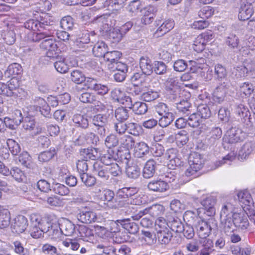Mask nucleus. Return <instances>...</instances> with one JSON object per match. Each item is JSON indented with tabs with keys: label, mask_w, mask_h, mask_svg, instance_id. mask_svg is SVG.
Segmentation results:
<instances>
[{
	"label": "nucleus",
	"mask_w": 255,
	"mask_h": 255,
	"mask_svg": "<svg viewBox=\"0 0 255 255\" xmlns=\"http://www.w3.org/2000/svg\"><path fill=\"white\" fill-rule=\"evenodd\" d=\"M31 228L30 230L31 236L35 239L40 238L45 233L44 228L46 223V218H42L40 216L33 214L30 216Z\"/></svg>",
	"instance_id": "obj_1"
},
{
	"label": "nucleus",
	"mask_w": 255,
	"mask_h": 255,
	"mask_svg": "<svg viewBox=\"0 0 255 255\" xmlns=\"http://www.w3.org/2000/svg\"><path fill=\"white\" fill-rule=\"evenodd\" d=\"M46 219L47 223L44 228L45 230V233L53 241H57L60 240L62 234L59 222L54 217H50Z\"/></svg>",
	"instance_id": "obj_2"
},
{
	"label": "nucleus",
	"mask_w": 255,
	"mask_h": 255,
	"mask_svg": "<svg viewBox=\"0 0 255 255\" xmlns=\"http://www.w3.org/2000/svg\"><path fill=\"white\" fill-rule=\"evenodd\" d=\"M215 220L211 219L208 221L200 219L194 225V228L198 237L209 236L212 231L211 224H213Z\"/></svg>",
	"instance_id": "obj_3"
},
{
	"label": "nucleus",
	"mask_w": 255,
	"mask_h": 255,
	"mask_svg": "<svg viewBox=\"0 0 255 255\" xmlns=\"http://www.w3.org/2000/svg\"><path fill=\"white\" fill-rule=\"evenodd\" d=\"M246 136V133L241 129L232 128L229 129L223 137L225 142L235 143L243 140Z\"/></svg>",
	"instance_id": "obj_4"
},
{
	"label": "nucleus",
	"mask_w": 255,
	"mask_h": 255,
	"mask_svg": "<svg viewBox=\"0 0 255 255\" xmlns=\"http://www.w3.org/2000/svg\"><path fill=\"white\" fill-rule=\"evenodd\" d=\"M164 211L163 206L159 204L153 205L150 207L145 208L142 211H140L137 215L132 216L133 220H138L142 216L145 214H149L151 217L155 218L161 215Z\"/></svg>",
	"instance_id": "obj_5"
},
{
	"label": "nucleus",
	"mask_w": 255,
	"mask_h": 255,
	"mask_svg": "<svg viewBox=\"0 0 255 255\" xmlns=\"http://www.w3.org/2000/svg\"><path fill=\"white\" fill-rule=\"evenodd\" d=\"M215 200L212 197H207L201 202V205L203 208H200L197 210L198 215L199 216L202 212H204L208 216H213L215 214L216 210L215 208Z\"/></svg>",
	"instance_id": "obj_6"
},
{
	"label": "nucleus",
	"mask_w": 255,
	"mask_h": 255,
	"mask_svg": "<svg viewBox=\"0 0 255 255\" xmlns=\"http://www.w3.org/2000/svg\"><path fill=\"white\" fill-rule=\"evenodd\" d=\"M77 218L79 221L85 224L95 222L97 219L96 213L88 207H85L80 211L77 215Z\"/></svg>",
	"instance_id": "obj_7"
},
{
	"label": "nucleus",
	"mask_w": 255,
	"mask_h": 255,
	"mask_svg": "<svg viewBox=\"0 0 255 255\" xmlns=\"http://www.w3.org/2000/svg\"><path fill=\"white\" fill-rule=\"evenodd\" d=\"M28 226L27 218L22 215H18L12 222L11 228L13 233H23Z\"/></svg>",
	"instance_id": "obj_8"
},
{
	"label": "nucleus",
	"mask_w": 255,
	"mask_h": 255,
	"mask_svg": "<svg viewBox=\"0 0 255 255\" xmlns=\"http://www.w3.org/2000/svg\"><path fill=\"white\" fill-rule=\"evenodd\" d=\"M41 48L47 51L46 55L47 57L54 58L57 57V45L56 41L52 39H45L40 44Z\"/></svg>",
	"instance_id": "obj_9"
},
{
	"label": "nucleus",
	"mask_w": 255,
	"mask_h": 255,
	"mask_svg": "<svg viewBox=\"0 0 255 255\" xmlns=\"http://www.w3.org/2000/svg\"><path fill=\"white\" fill-rule=\"evenodd\" d=\"M119 224L130 234H135L138 231L137 225L134 222H131L129 219L117 220L116 222L112 223L111 225L114 227H117L119 226Z\"/></svg>",
	"instance_id": "obj_10"
},
{
	"label": "nucleus",
	"mask_w": 255,
	"mask_h": 255,
	"mask_svg": "<svg viewBox=\"0 0 255 255\" xmlns=\"http://www.w3.org/2000/svg\"><path fill=\"white\" fill-rule=\"evenodd\" d=\"M237 70L239 72L240 77H244L247 75L252 78L255 77V62L253 61H246L244 65L238 67Z\"/></svg>",
	"instance_id": "obj_11"
},
{
	"label": "nucleus",
	"mask_w": 255,
	"mask_h": 255,
	"mask_svg": "<svg viewBox=\"0 0 255 255\" xmlns=\"http://www.w3.org/2000/svg\"><path fill=\"white\" fill-rule=\"evenodd\" d=\"M149 190L155 192H164L169 188L168 184L161 179H153L147 184Z\"/></svg>",
	"instance_id": "obj_12"
},
{
	"label": "nucleus",
	"mask_w": 255,
	"mask_h": 255,
	"mask_svg": "<svg viewBox=\"0 0 255 255\" xmlns=\"http://www.w3.org/2000/svg\"><path fill=\"white\" fill-rule=\"evenodd\" d=\"M253 13V7L251 3L246 1H243L239 9V19L243 21L248 20L251 17Z\"/></svg>",
	"instance_id": "obj_13"
},
{
	"label": "nucleus",
	"mask_w": 255,
	"mask_h": 255,
	"mask_svg": "<svg viewBox=\"0 0 255 255\" xmlns=\"http://www.w3.org/2000/svg\"><path fill=\"white\" fill-rule=\"evenodd\" d=\"M23 128L26 130L31 131L32 136L36 135L41 133L43 129L40 127L35 126V122L34 120L30 117H26L23 120Z\"/></svg>",
	"instance_id": "obj_14"
},
{
	"label": "nucleus",
	"mask_w": 255,
	"mask_h": 255,
	"mask_svg": "<svg viewBox=\"0 0 255 255\" xmlns=\"http://www.w3.org/2000/svg\"><path fill=\"white\" fill-rule=\"evenodd\" d=\"M22 71V67L20 64L16 63H12L7 67L3 75L0 71V78L4 77L7 78H15L17 75L20 74Z\"/></svg>",
	"instance_id": "obj_15"
},
{
	"label": "nucleus",
	"mask_w": 255,
	"mask_h": 255,
	"mask_svg": "<svg viewBox=\"0 0 255 255\" xmlns=\"http://www.w3.org/2000/svg\"><path fill=\"white\" fill-rule=\"evenodd\" d=\"M228 87V83L224 82L216 87L213 93L214 100L215 102L220 103L223 101Z\"/></svg>",
	"instance_id": "obj_16"
},
{
	"label": "nucleus",
	"mask_w": 255,
	"mask_h": 255,
	"mask_svg": "<svg viewBox=\"0 0 255 255\" xmlns=\"http://www.w3.org/2000/svg\"><path fill=\"white\" fill-rule=\"evenodd\" d=\"M93 172L103 181H107L110 178L107 166L101 165L99 162H95L93 164Z\"/></svg>",
	"instance_id": "obj_17"
},
{
	"label": "nucleus",
	"mask_w": 255,
	"mask_h": 255,
	"mask_svg": "<svg viewBox=\"0 0 255 255\" xmlns=\"http://www.w3.org/2000/svg\"><path fill=\"white\" fill-rule=\"evenodd\" d=\"M243 213H237L234 214L233 217V222L234 226L237 228L245 230L247 229L249 225V223L246 217L243 216Z\"/></svg>",
	"instance_id": "obj_18"
},
{
	"label": "nucleus",
	"mask_w": 255,
	"mask_h": 255,
	"mask_svg": "<svg viewBox=\"0 0 255 255\" xmlns=\"http://www.w3.org/2000/svg\"><path fill=\"white\" fill-rule=\"evenodd\" d=\"M60 227L62 234L66 236L72 235L75 231V226L70 221L63 219L60 221Z\"/></svg>",
	"instance_id": "obj_19"
},
{
	"label": "nucleus",
	"mask_w": 255,
	"mask_h": 255,
	"mask_svg": "<svg viewBox=\"0 0 255 255\" xmlns=\"http://www.w3.org/2000/svg\"><path fill=\"white\" fill-rule=\"evenodd\" d=\"M141 11L142 14L141 19V23L145 25L151 23L154 16V7L152 6H149L144 8Z\"/></svg>",
	"instance_id": "obj_20"
},
{
	"label": "nucleus",
	"mask_w": 255,
	"mask_h": 255,
	"mask_svg": "<svg viewBox=\"0 0 255 255\" xmlns=\"http://www.w3.org/2000/svg\"><path fill=\"white\" fill-rule=\"evenodd\" d=\"M255 152V142H247L239 151V156L241 159H246L249 155Z\"/></svg>",
	"instance_id": "obj_21"
},
{
	"label": "nucleus",
	"mask_w": 255,
	"mask_h": 255,
	"mask_svg": "<svg viewBox=\"0 0 255 255\" xmlns=\"http://www.w3.org/2000/svg\"><path fill=\"white\" fill-rule=\"evenodd\" d=\"M81 154L86 160L88 159L95 160L99 159L101 157V153L98 148H88L83 149L81 151Z\"/></svg>",
	"instance_id": "obj_22"
},
{
	"label": "nucleus",
	"mask_w": 255,
	"mask_h": 255,
	"mask_svg": "<svg viewBox=\"0 0 255 255\" xmlns=\"http://www.w3.org/2000/svg\"><path fill=\"white\" fill-rule=\"evenodd\" d=\"M156 162L152 159L148 160L144 165L142 170V175L144 178L153 177L156 171Z\"/></svg>",
	"instance_id": "obj_23"
},
{
	"label": "nucleus",
	"mask_w": 255,
	"mask_h": 255,
	"mask_svg": "<svg viewBox=\"0 0 255 255\" xmlns=\"http://www.w3.org/2000/svg\"><path fill=\"white\" fill-rule=\"evenodd\" d=\"M234 208L232 204L227 203L223 205L220 213V217L221 220H230L233 218L234 214Z\"/></svg>",
	"instance_id": "obj_24"
},
{
	"label": "nucleus",
	"mask_w": 255,
	"mask_h": 255,
	"mask_svg": "<svg viewBox=\"0 0 255 255\" xmlns=\"http://www.w3.org/2000/svg\"><path fill=\"white\" fill-rule=\"evenodd\" d=\"M134 154L135 157L141 158L149 153V147L144 142L137 143L134 146Z\"/></svg>",
	"instance_id": "obj_25"
},
{
	"label": "nucleus",
	"mask_w": 255,
	"mask_h": 255,
	"mask_svg": "<svg viewBox=\"0 0 255 255\" xmlns=\"http://www.w3.org/2000/svg\"><path fill=\"white\" fill-rule=\"evenodd\" d=\"M139 66L143 73L150 75L153 72L151 60L147 57H142L140 59Z\"/></svg>",
	"instance_id": "obj_26"
},
{
	"label": "nucleus",
	"mask_w": 255,
	"mask_h": 255,
	"mask_svg": "<svg viewBox=\"0 0 255 255\" xmlns=\"http://www.w3.org/2000/svg\"><path fill=\"white\" fill-rule=\"evenodd\" d=\"M155 236H156L158 242L160 244L164 245H167L170 242L172 237V234L169 229L156 232Z\"/></svg>",
	"instance_id": "obj_27"
},
{
	"label": "nucleus",
	"mask_w": 255,
	"mask_h": 255,
	"mask_svg": "<svg viewBox=\"0 0 255 255\" xmlns=\"http://www.w3.org/2000/svg\"><path fill=\"white\" fill-rule=\"evenodd\" d=\"M174 21L172 19L165 20L157 28L156 33L158 36H162L173 28Z\"/></svg>",
	"instance_id": "obj_28"
},
{
	"label": "nucleus",
	"mask_w": 255,
	"mask_h": 255,
	"mask_svg": "<svg viewBox=\"0 0 255 255\" xmlns=\"http://www.w3.org/2000/svg\"><path fill=\"white\" fill-rule=\"evenodd\" d=\"M4 167L6 169V172L8 173H6V174L1 173L2 174L5 176L11 175L13 178H14L15 180L17 181L18 182L22 181L25 179V177L24 174L19 168L15 167H13L11 170H9L8 168L5 166L4 164Z\"/></svg>",
	"instance_id": "obj_29"
},
{
	"label": "nucleus",
	"mask_w": 255,
	"mask_h": 255,
	"mask_svg": "<svg viewBox=\"0 0 255 255\" xmlns=\"http://www.w3.org/2000/svg\"><path fill=\"white\" fill-rule=\"evenodd\" d=\"M51 34V32L47 31H39L34 32V31H29L26 36L27 40L32 42H38L41 39L49 36Z\"/></svg>",
	"instance_id": "obj_30"
},
{
	"label": "nucleus",
	"mask_w": 255,
	"mask_h": 255,
	"mask_svg": "<svg viewBox=\"0 0 255 255\" xmlns=\"http://www.w3.org/2000/svg\"><path fill=\"white\" fill-rule=\"evenodd\" d=\"M127 0H106L104 6L110 10H118L123 7Z\"/></svg>",
	"instance_id": "obj_31"
},
{
	"label": "nucleus",
	"mask_w": 255,
	"mask_h": 255,
	"mask_svg": "<svg viewBox=\"0 0 255 255\" xmlns=\"http://www.w3.org/2000/svg\"><path fill=\"white\" fill-rule=\"evenodd\" d=\"M230 250L233 255H251L252 253V248L250 246L242 248L233 245L230 246Z\"/></svg>",
	"instance_id": "obj_32"
},
{
	"label": "nucleus",
	"mask_w": 255,
	"mask_h": 255,
	"mask_svg": "<svg viewBox=\"0 0 255 255\" xmlns=\"http://www.w3.org/2000/svg\"><path fill=\"white\" fill-rule=\"evenodd\" d=\"M167 92L169 99L175 102V104L182 100L184 93H186L185 91L182 90L181 87L167 91Z\"/></svg>",
	"instance_id": "obj_33"
},
{
	"label": "nucleus",
	"mask_w": 255,
	"mask_h": 255,
	"mask_svg": "<svg viewBox=\"0 0 255 255\" xmlns=\"http://www.w3.org/2000/svg\"><path fill=\"white\" fill-rule=\"evenodd\" d=\"M108 46L103 41L97 42L93 48V52L95 56L104 57L107 52Z\"/></svg>",
	"instance_id": "obj_34"
},
{
	"label": "nucleus",
	"mask_w": 255,
	"mask_h": 255,
	"mask_svg": "<svg viewBox=\"0 0 255 255\" xmlns=\"http://www.w3.org/2000/svg\"><path fill=\"white\" fill-rule=\"evenodd\" d=\"M96 194L102 201L111 202L114 197V193L111 190L105 189L101 190L98 189L96 192Z\"/></svg>",
	"instance_id": "obj_35"
},
{
	"label": "nucleus",
	"mask_w": 255,
	"mask_h": 255,
	"mask_svg": "<svg viewBox=\"0 0 255 255\" xmlns=\"http://www.w3.org/2000/svg\"><path fill=\"white\" fill-rule=\"evenodd\" d=\"M239 201L242 206H248L252 203V198L249 192L247 190H244L238 193Z\"/></svg>",
	"instance_id": "obj_36"
},
{
	"label": "nucleus",
	"mask_w": 255,
	"mask_h": 255,
	"mask_svg": "<svg viewBox=\"0 0 255 255\" xmlns=\"http://www.w3.org/2000/svg\"><path fill=\"white\" fill-rule=\"evenodd\" d=\"M40 19L39 20V26L40 29L48 30V32H50V27L53 24V21L51 19L50 16L46 14H43L40 16Z\"/></svg>",
	"instance_id": "obj_37"
},
{
	"label": "nucleus",
	"mask_w": 255,
	"mask_h": 255,
	"mask_svg": "<svg viewBox=\"0 0 255 255\" xmlns=\"http://www.w3.org/2000/svg\"><path fill=\"white\" fill-rule=\"evenodd\" d=\"M72 120L75 126L78 127L86 128L89 126V122L86 116L80 114L74 115Z\"/></svg>",
	"instance_id": "obj_38"
},
{
	"label": "nucleus",
	"mask_w": 255,
	"mask_h": 255,
	"mask_svg": "<svg viewBox=\"0 0 255 255\" xmlns=\"http://www.w3.org/2000/svg\"><path fill=\"white\" fill-rule=\"evenodd\" d=\"M65 60V58L58 57H57V60L54 63V67L56 70L60 73H65L69 69V66Z\"/></svg>",
	"instance_id": "obj_39"
},
{
	"label": "nucleus",
	"mask_w": 255,
	"mask_h": 255,
	"mask_svg": "<svg viewBox=\"0 0 255 255\" xmlns=\"http://www.w3.org/2000/svg\"><path fill=\"white\" fill-rule=\"evenodd\" d=\"M222 135V131L221 128L215 127L210 131V137L208 138V142L210 145H214L219 140Z\"/></svg>",
	"instance_id": "obj_40"
},
{
	"label": "nucleus",
	"mask_w": 255,
	"mask_h": 255,
	"mask_svg": "<svg viewBox=\"0 0 255 255\" xmlns=\"http://www.w3.org/2000/svg\"><path fill=\"white\" fill-rule=\"evenodd\" d=\"M82 243L81 238L67 239L63 241L62 245L66 248H69L72 251H77L81 246Z\"/></svg>",
	"instance_id": "obj_41"
},
{
	"label": "nucleus",
	"mask_w": 255,
	"mask_h": 255,
	"mask_svg": "<svg viewBox=\"0 0 255 255\" xmlns=\"http://www.w3.org/2000/svg\"><path fill=\"white\" fill-rule=\"evenodd\" d=\"M176 104V108L179 112L187 115L191 112V105L187 100L182 99Z\"/></svg>",
	"instance_id": "obj_42"
},
{
	"label": "nucleus",
	"mask_w": 255,
	"mask_h": 255,
	"mask_svg": "<svg viewBox=\"0 0 255 255\" xmlns=\"http://www.w3.org/2000/svg\"><path fill=\"white\" fill-rule=\"evenodd\" d=\"M127 176L132 179H137L140 175V169L137 165L128 166L126 168Z\"/></svg>",
	"instance_id": "obj_43"
},
{
	"label": "nucleus",
	"mask_w": 255,
	"mask_h": 255,
	"mask_svg": "<svg viewBox=\"0 0 255 255\" xmlns=\"http://www.w3.org/2000/svg\"><path fill=\"white\" fill-rule=\"evenodd\" d=\"M214 72L216 77L218 80H224L227 76L226 68L220 64H217L215 65Z\"/></svg>",
	"instance_id": "obj_44"
},
{
	"label": "nucleus",
	"mask_w": 255,
	"mask_h": 255,
	"mask_svg": "<svg viewBox=\"0 0 255 255\" xmlns=\"http://www.w3.org/2000/svg\"><path fill=\"white\" fill-rule=\"evenodd\" d=\"M79 232L82 241L90 242L93 237L94 235L92 230L86 226L80 227Z\"/></svg>",
	"instance_id": "obj_45"
},
{
	"label": "nucleus",
	"mask_w": 255,
	"mask_h": 255,
	"mask_svg": "<svg viewBox=\"0 0 255 255\" xmlns=\"http://www.w3.org/2000/svg\"><path fill=\"white\" fill-rule=\"evenodd\" d=\"M189 167L186 169L185 174L186 176L190 177L193 176L195 173L200 170L202 168V166L200 163H195L188 161Z\"/></svg>",
	"instance_id": "obj_46"
},
{
	"label": "nucleus",
	"mask_w": 255,
	"mask_h": 255,
	"mask_svg": "<svg viewBox=\"0 0 255 255\" xmlns=\"http://www.w3.org/2000/svg\"><path fill=\"white\" fill-rule=\"evenodd\" d=\"M180 84L179 83L178 78L173 76H171L165 82V88L166 91H169L172 89H175L180 88Z\"/></svg>",
	"instance_id": "obj_47"
},
{
	"label": "nucleus",
	"mask_w": 255,
	"mask_h": 255,
	"mask_svg": "<svg viewBox=\"0 0 255 255\" xmlns=\"http://www.w3.org/2000/svg\"><path fill=\"white\" fill-rule=\"evenodd\" d=\"M1 36L5 41L8 45H11L14 43L15 41V34L13 30H4Z\"/></svg>",
	"instance_id": "obj_48"
},
{
	"label": "nucleus",
	"mask_w": 255,
	"mask_h": 255,
	"mask_svg": "<svg viewBox=\"0 0 255 255\" xmlns=\"http://www.w3.org/2000/svg\"><path fill=\"white\" fill-rule=\"evenodd\" d=\"M121 56L122 53L118 51H107L104 58L105 60L110 62L109 64H112L116 63Z\"/></svg>",
	"instance_id": "obj_49"
},
{
	"label": "nucleus",
	"mask_w": 255,
	"mask_h": 255,
	"mask_svg": "<svg viewBox=\"0 0 255 255\" xmlns=\"http://www.w3.org/2000/svg\"><path fill=\"white\" fill-rule=\"evenodd\" d=\"M129 111L123 107L118 108L115 111V117L119 122H124L129 117Z\"/></svg>",
	"instance_id": "obj_50"
},
{
	"label": "nucleus",
	"mask_w": 255,
	"mask_h": 255,
	"mask_svg": "<svg viewBox=\"0 0 255 255\" xmlns=\"http://www.w3.org/2000/svg\"><path fill=\"white\" fill-rule=\"evenodd\" d=\"M239 38L235 34L231 33L227 37L226 43L230 49L237 48L239 44Z\"/></svg>",
	"instance_id": "obj_51"
},
{
	"label": "nucleus",
	"mask_w": 255,
	"mask_h": 255,
	"mask_svg": "<svg viewBox=\"0 0 255 255\" xmlns=\"http://www.w3.org/2000/svg\"><path fill=\"white\" fill-rule=\"evenodd\" d=\"M175 138L176 139L178 145L182 146L186 144L188 140V135L186 131L181 130L175 134Z\"/></svg>",
	"instance_id": "obj_52"
},
{
	"label": "nucleus",
	"mask_w": 255,
	"mask_h": 255,
	"mask_svg": "<svg viewBox=\"0 0 255 255\" xmlns=\"http://www.w3.org/2000/svg\"><path fill=\"white\" fill-rule=\"evenodd\" d=\"M54 150H50L40 152L38 156V160L41 163L47 162L50 160L54 156Z\"/></svg>",
	"instance_id": "obj_53"
},
{
	"label": "nucleus",
	"mask_w": 255,
	"mask_h": 255,
	"mask_svg": "<svg viewBox=\"0 0 255 255\" xmlns=\"http://www.w3.org/2000/svg\"><path fill=\"white\" fill-rule=\"evenodd\" d=\"M128 133L134 136H138L142 131V128L139 125L134 123L127 124Z\"/></svg>",
	"instance_id": "obj_54"
},
{
	"label": "nucleus",
	"mask_w": 255,
	"mask_h": 255,
	"mask_svg": "<svg viewBox=\"0 0 255 255\" xmlns=\"http://www.w3.org/2000/svg\"><path fill=\"white\" fill-rule=\"evenodd\" d=\"M74 20L70 16L63 17L60 21L61 27L64 30H71L74 26Z\"/></svg>",
	"instance_id": "obj_55"
},
{
	"label": "nucleus",
	"mask_w": 255,
	"mask_h": 255,
	"mask_svg": "<svg viewBox=\"0 0 255 255\" xmlns=\"http://www.w3.org/2000/svg\"><path fill=\"white\" fill-rule=\"evenodd\" d=\"M187 120L188 125L192 128L198 127L202 121L201 117L196 113L190 115Z\"/></svg>",
	"instance_id": "obj_56"
},
{
	"label": "nucleus",
	"mask_w": 255,
	"mask_h": 255,
	"mask_svg": "<svg viewBox=\"0 0 255 255\" xmlns=\"http://www.w3.org/2000/svg\"><path fill=\"white\" fill-rule=\"evenodd\" d=\"M132 111L137 115L144 114L147 111V106L144 103L141 102H135L132 108Z\"/></svg>",
	"instance_id": "obj_57"
},
{
	"label": "nucleus",
	"mask_w": 255,
	"mask_h": 255,
	"mask_svg": "<svg viewBox=\"0 0 255 255\" xmlns=\"http://www.w3.org/2000/svg\"><path fill=\"white\" fill-rule=\"evenodd\" d=\"M196 113L202 119H207L211 116V111L208 106L201 104L198 106Z\"/></svg>",
	"instance_id": "obj_58"
},
{
	"label": "nucleus",
	"mask_w": 255,
	"mask_h": 255,
	"mask_svg": "<svg viewBox=\"0 0 255 255\" xmlns=\"http://www.w3.org/2000/svg\"><path fill=\"white\" fill-rule=\"evenodd\" d=\"M108 68L111 71L118 72H128V68L127 65L121 62L117 61L116 63L108 64Z\"/></svg>",
	"instance_id": "obj_59"
},
{
	"label": "nucleus",
	"mask_w": 255,
	"mask_h": 255,
	"mask_svg": "<svg viewBox=\"0 0 255 255\" xmlns=\"http://www.w3.org/2000/svg\"><path fill=\"white\" fill-rule=\"evenodd\" d=\"M82 182L87 187H91L94 186L96 182V178L91 175L86 173H83L80 175Z\"/></svg>",
	"instance_id": "obj_60"
},
{
	"label": "nucleus",
	"mask_w": 255,
	"mask_h": 255,
	"mask_svg": "<svg viewBox=\"0 0 255 255\" xmlns=\"http://www.w3.org/2000/svg\"><path fill=\"white\" fill-rule=\"evenodd\" d=\"M214 10L210 6H205L198 12V15L202 19L208 18L214 14Z\"/></svg>",
	"instance_id": "obj_61"
},
{
	"label": "nucleus",
	"mask_w": 255,
	"mask_h": 255,
	"mask_svg": "<svg viewBox=\"0 0 255 255\" xmlns=\"http://www.w3.org/2000/svg\"><path fill=\"white\" fill-rule=\"evenodd\" d=\"M107 122V117L102 114L96 115L92 119V123L95 127L106 125Z\"/></svg>",
	"instance_id": "obj_62"
},
{
	"label": "nucleus",
	"mask_w": 255,
	"mask_h": 255,
	"mask_svg": "<svg viewBox=\"0 0 255 255\" xmlns=\"http://www.w3.org/2000/svg\"><path fill=\"white\" fill-rule=\"evenodd\" d=\"M168 227L167 223L163 217H158L155 222L154 227L156 232L169 229Z\"/></svg>",
	"instance_id": "obj_63"
},
{
	"label": "nucleus",
	"mask_w": 255,
	"mask_h": 255,
	"mask_svg": "<svg viewBox=\"0 0 255 255\" xmlns=\"http://www.w3.org/2000/svg\"><path fill=\"white\" fill-rule=\"evenodd\" d=\"M71 80L75 83L81 84L85 80L84 74L79 70H73L71 73Z\"/></svg>",
	"instance_id": "obj_64"
}]
</instances>
